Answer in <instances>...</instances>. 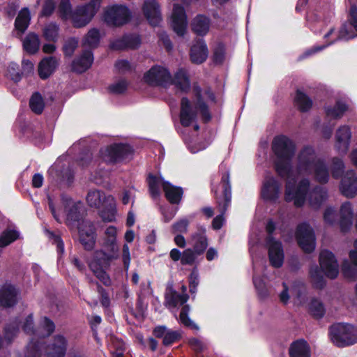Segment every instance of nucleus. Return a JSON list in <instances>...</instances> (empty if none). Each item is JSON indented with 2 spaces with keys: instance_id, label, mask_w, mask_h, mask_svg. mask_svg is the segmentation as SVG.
<instances>
[{
  "instance_id": "obj_31",
  "label": "nucleus",
  "mask_w": 357,
  "mask_h": 357,
  "mask_svg": "<svg viewBox=\"0 0 357 357\" xmlns=\"http://www.w3.org/2000/svg\"><path fill=\"white\" fill-rule=\"evenodd\" d=\"M31 13L28 8H22L15 18L14 26L18 36H22L27 30L31 23Z\"/></svg>"
},
{
  "instance_id": "obj_59",
  "label": "nucleus",
  "mask_w": 357,
  "mask_h": 357,
  "mask_svg": "<svg viewBox=\"0 0 357 357\" xmlns=\"http://www.w3.org/2000/svg\"><path fill=\"white\" fill-rule=\"evenodd\" d=\"M81 219L82 214L79 211V207L76 205L72 206L68 211L66 215L67 222L71 224L79 223Z\"/></svg>"
},
{
  "instance_id": "obj_11",
  "label": "nucleus",
  "mask_w": 357,
  "mask_h": 357,
  "mask_svg": "<svg viewBox=\"0 0 357 357\" xmlns=\"http://www.w3.org/2000/svg\"><path fill=\"white\" fill-rule=\"evenodd\" d=\"M143 79L150 86H165L169 84L171 73L166 68L155 65L144 73Z\"/></svg>"
},
{
  "instance_id": "obj_6",
  "label": "nucleus",
  "mask_w": 357,
  "mask_h": 357,
  "mask_svg": "<svg viewBox=\"0 0 357 357\" xmlns=\"http://www.w3.org/2000/svg\"><path fill=\"white\" fill-rule=\"evenodd\" d=\"M328 333L333 343L338 347L351 346L357 342V330L349 324H334L329 327Z\"/></svg>"
},
{
  "instance_id": "obj_40",
  "label": "nucleus",
  "mask_w": 357,
  "mask_h": 357,
  "mask_svg": "<svg viewBox=\"0 0 357 357\" xmlns=\"http://www.w3.org/2000/svg\"><path fill=\"white\" fill-rule=\"evenodd\" d=\"M347 110L348 105L341 100H337L333 107L326 106L324 107L326 116L333 119H341Z\"/></svg>"
},
{
  "instance_id": "obj_52",
  "label": "nucleus",
  "mask_w": 357,
  "mask_h": 357,
  "mask_svg": "<svg viewBox=\"0 0 357 357\" xmlns=\"http://www.w3.org/2000/svg\"><path fill=\"white\" fill-rule=\"evenodd\" d=\"M79 40L75 37L68 38L63 43L62 51L65 57H71L78 47Z\"/></svg>"
},
{
  "instance_id": "obj_42",
  "label": "nucleus",
  "mask_w": 357,
  "mask_h": 357,
  "mask_svg": "<svg viewBox=\"0 0 357 357\" xmlns=\"http://www.w3.org/2000/svg\"><path fill=\"white\" fill-rule=\"evenodd\" d=\"M308 312L315 319H322L326 314L324 303L317 298H312L308 304Z\"/></svg>"
},
{
  "instance_id": "obj_39",
  "label": "nucleus",
  "mask_w": 357,
  "mask_h": 357,
  "mask_svg": "<svg viewBox=\"0 0 357 357\" xmlns=\"http://www.w3.org/2000/svg\"><path fill=\"white\" fill-rule=\"evenodd\" d=\"M294 102L298 109L303 113L310 111L313 105L312 99L300 89L296 91Z\"/></svg>"
},
{
  "instance_id": "obj_18",
  "label": "nucleus",
  "mask_w": 357,
  "mask_h": 357,
  "mask_svg": "<svg viewBox=\"0 0 357 357\" xmlns=\"http://www.w3.org/2000/svg\"><path fill=\"white\" fill-rule=\"evenodd\" d=\"M67 347L68 341L63 335H54L46 347L45 357H65Z\"/></svg>"
},
{
  "instance_id": "obj_7",
  "label": "nucleus",
  "mask_w": 357,
  "mask_h": 357,
  "mask_svg": "<svg viewBox=\"0 0 357 357\" xmlns=\"http://www.w3.org/2000/svg\"><path fill=\"white\" fill-rule=\"evenodd\" d=\"M100 3V0H91L87 3L76 6L70 19L73 27L78 29L86 26L98 13Z\"/></svg>"
},
{
  "instance_id": "obj_21",
  "label": "nucleus",
  "mask_w": 357,
  "mask_h": 357,
  "mask_svg": "<svg viewBox=\"0 0 357 357\" xmlns=\"http://www.w3.org/2000/svg\"><path fill=\"white\" fill-rule=\"evenodd\" d=\"M192 250L197 255H202L206 250L208 243L206 236V229L204 226L198 225L197 230L191 235Z\"/></svg>"
},
{
  "instance_id": "obj_16",
  "label": "nucleus",
  "mask_w": 357,
  "mask_h": 357,
  "mask_svg": "<svg viewBox=\"0 0 357 357\" xmlns=\"http://www.w3.org/2000/svg\"><path fill=\"white\" fill-rule=\"evenodd\" d=\"M281 185L274 177L266 179L261 187L260 195L264 202L275 203L280 195Z\"/></svg>"
},
{
  "instance_id": "obj_8",
  "label": "nucleus",
  "mask_w": 357,
  "mask_h": 357,
  "mask_svg": "<svg viewBox=\"0 0 357 357\" xmlns=\"http://www.w3.org/2000/svg\"><path fill=\"white\" fill-rule=\"evenodd\" d=\"M102 17L107 26L120 27L130 21L132 13L127 6L114 4L105 9Z\"/></svg>"
},
{
  "instance_id": "obj_55",
  "label": "nucleus",
  "mask_w": 357,
  "mask_h": 357,
  "mask_svg": "<svg viewBox=\"0 0 357 357\" xmlns=\"http://www.w3.org/2000/svg\"><path fill=\"white\" fill-rule=\"evenodd\" d=\"M26 357H42V345L38 340H31L27 345Z\"/></svg>"
},
{
  "instance_id": "obj_63",
  "label": "nucleus",
  "mask_w": 357,
  "mask_h": 357,
  "mask_svg": "<svg viewBox=\"0 0 357 357\" xmlns=\"http://www.w3.org/2000/svg\"><path fill=\"white\" fill-rule=\"evenodd\" d=\"M128 89V83L126 80H120L116 83L111 84L108 87V90L113 94H123Z\"/></svg>"
},
{
  "instance_id": "obj_50",
  "label": "nucleus",
  "mask_w": 357,
  "mask_h": 357,
  "mask_svg": "<svg viewBox=\"0 0 357 357\" xmlns=\"http://www.w3.org/2000/svg\"><path fill=\"white\" fill-rule=\"evenodd\" d=\"M73 10L70 0H61L58 6V12L62 20H70Z\"/></svg>"
},
{
  "instance_id": "obj_38",
  "label": "nucleus",
  "mask_w": 357,
  "mask_h": 357,
  "mask_svg": "<svg viewBox=\"0 0 357 357\" xmlns=\"http://www.w3.org/2000/svg\"><path fill=\"white\" fill-rule=\"evenodd\" d=\"M40 45V40L38 34L34 32H29L24 38L22 46L24 50L29 54H36Z\"/></svg>"
},
{
  "instance_id": "obj_41",
  "label": "nucleus",
  "mask_w": 357,
  "mask_h": 357,
  "mask_svg": "<svg viewBox=\"0 0 357 357\" xmlns=\"http://www.w3.org/2000/svg\"><path fill=\"white\" fill-rule=\"evenodd\" d=\"M165 181L162 176H157L152 173L148 174L146 182L150 195L153 199H156L160 196V186L162 187V183Z\"/></svg>"
},
{
  "instance_id": "obj_9",
  "label": "nucleus",
  "mask_w": 357,
  "mask_h": 357,
  "mask_svg": "<svg viewBox=\"0 0 357 357\" xmlns=\"http://www.w3.org/2000/svg\"><path fill=\"white\" fill-rule=\"evenodd\" d=\"M309 188L310 181L307 178L301 179L297 185L294 182L288 181L285 185L284 200L294 202L296 207L301 208L305 204Z\"/></svg>"
},
{
  "instance_id": "obj_32",
  "label": "nucleus",
  "mask_w": 357,
  "mask_h": 357,
  "mask_svg": "<svg viewBox=\"0 0 357 357\" xmlns=\"http://www.w3.org/2000/svg\"><path fill=\"white\" fill-rule=\"evenodd\" d=\"M289 357H311L310 345L304 339H298L291 342L289 348Z\"/></svg>"
},
{
  "instance_id": "obj_5",
  "label": "nucleus",
  "mask_w": 357,
  "mask_h": 357,
  "mask_svg": "<svg viewBox=\"0 0 357 357\" xmlns=\"http://www.w3.org/2000/svg\"><path fill=\"white\" fill-rule=\"evenodd\" d=\"M133 147L127 143H112L100 150V155L107 165H116L131 160L134 155Z\"/></svg>"
},
{
  "instance_id": "obj_64",
  "label": "nucleus",
  "mask_w": 357,
  "mask_h": 357,
  "mask_svg": "<svg viewBox=\"0 0 357 357\" xmlns=\"http://www.w3.org/2000/svg\"><path fill=\"white\" fill-rule=\"evenodd\" d=\"M102 246L108 252H111L115 255H118L119 253V248L116 244V238L105 237Z\"/></svg>"
},
{
  "instance_id": "obj_12",
  "label": "nucleus",
  "mask_w": 357,
  "mask_h": 357,
  "mask_svg": "<svg viewBox=\"0 0 357 357\" xmlns=\"http://www.w3.org/2000/svg\"><path fill=\"white\" fill-rule=\"evenodd\" d=\"M266 244L268 248V256L270 264L276 268L282 266L284 259V250L282 243L273 236L266 238Z\"/></svg>"
},
{
  "instance_id": "obj_48",
  "label": "nucleus",
  "mask_w": 357,
  "mask_h": 357,
  "mask_svg": "<svg viewBox=\"0 0 357 357\" xmlns=\"http://www.w3.org/2000/svg\"><path fill=\"white\" fill-rule=\"evenodd\" d=\"M341 271L343 276L351 281L357 280V266L345 259L342 261Z\"/></svg>"
},
{
  "instance_id": "obj_43",
  "label": "nucleus",
  "mask_w": 357,
  "mask_h": 357,
  "mask_svg": "<svg viewBox=\"0 0 357 357\" xmlns=\"http://www.w3.org/2000/svg\"><path fill=\"white\" fill-rule=\"evenodd\" d=\"M104 192L98 190H90L86 196V202L90 207L100 208L107 200Z\"/></svg>"
},
{
  "instance_id": "obj_27",
  "label": "nucleus",
  "mask_w": 357,
  "mask_h": 357,
  "mask_svg": "<svg viewBox=\"0 0 357 357\" xmlns=\"http://www.w3.org/2000/svg\"><path fill=\"white\" fill-rule=\"evenodd\" d=\"M59 63L54 56L43 58L38 66V76L43 80L49 78L56 70Z\"/></svg>"
},
{
  "instance_id": "obj_2",
  "label": "nucleus",
  "mask_w": 357,
  "mask_h": 357,
  "mask_svg": "<svg viewBox=\"0 0 357 357\" xmlns=\"http://www.w3.org/2000/svg\"><path fill=\"white\" fill-rule=\"evenodd\" d=\"M211 191L214 193L217 208L220 212V214L212 220L211 225L214 230H219L225 223L224 215L231 204V186L228 171L222 172L221 180L218 186L215 188L212 185Z\"/></svg>"
},
{
  "instance_id": "obj_44",
  "label": "nucleus",
  "mask_w": 357,
  "mask_h": 357,
  "mask_svg": "<svg viewBox=\"0 0 357 357\" xmlns=\"http://www.w3.org/2000/svg\"><path fill=\"white\" fill-rule=\"evenodd\" d=\"M327 191L321 187H316L310 195V204L314 208H319L326 200Z\"/></svg>"
},
{
  "instance_id": "obj_46",
  "label": "nucleus",
  "mask_w": 357,
  "mask_h": 357,
  "mask_svg": "<svg viewBox=\"0 0 357 357\" xmlns=\"http://www.w3.org/2000/svg\"><path fill=\"white\" fill-rule=\"evenodd\" d=\"M59 26L55 22H50L43 29V36L48 42L56 43L59 39Z\"/></svg>"
},
{
  "instance_id": "obj_62",
  "label": "nucleus",
  "mask_w": 357,
  "mask_h": 357,
  "mask_svg": "<svg viewBox=\"0 0 357 357\" xmlns=\"http://www.w3.org/2000/svg\"><path fill=\"white\" fill-rule=\"evenodd\" d=\"M8 74L15 83L19 82L22 77V73L19 71V66L16 63H10L8 66Z\"/></svg>"
},
{
  "instance_id": "obj_26",
  "label": "nucleus",
  "mask_w": 357,
  "mask_h": 357,
  "mask_svg": "<svg viewBox=\"0 0 357 357\" xmlns=\"http://www.w3.org/2000/svg\"><path fill=\"white\" fill-rule=\"evenodd\" d=\"M162 190L165 197L169 204L178 205L181 203L183 196V188L174 185L169 181H165L162 183Z\"/></svg>"
},
{
  "instance_id": "obj_1",
  "label": "nucleus",
  "mask_w": 357,
  "mask_h": 357,
  "mask_svg": "<svg viewBox=\"0 0 357 357\" xmlns=\"http://www.w3.org/2000/svg\"><path fill=\"white\" fill-rule=\"evenodd\" d=\"M271 149L275 156L274 169L282 178H289L292 172V159L296 153L294 142L284 135L275 136L271 144Z\"/></svg>"
},
{
  "instance_id": "obj_33",
  "label": "nucleus",
  "mask_w": 357,
  "mask_h": 357,
  "mask_svg": "<svg viewBox=\"0 0 357 357\" xmlns=\"http://www.w3.org/2000/svg\"><path fill=\"white\" fill-rule=\"evenodd\" d=\"M169 84L174 85L181 91L188 92L190 89V81L186 70L179 68L174 73V77H171Z\"/></svg>"
},
{
  "instance_id": "obj_20",
  "label": "nucleus",
  "mask_w": 357,
  "mask_h": 357,
  "mask_svg": "<svg viewBox=\"0 0 357 357\" xmlns=\"http://www.w3.org/2000/svg\"><path fill=\"white\" fill-rule=\"evenodd\" d=\"M19 291L15 286L6 282L0 289V306L12 307L17 303Z\"/></svg>"
},
{
  "instance_id": "obj_4",
  "label": "nucleus",
  "mask_w": 357,
  "mask_h": 357,
  "mask_svg": "<svg viewBox=\"0 0 357 357\" xmlns=\"http://www.w3.org/2000/svg\"><path fill=\"white\" fill-rule=\"evenodd\" d=\"M189 299V296L186 293L178 294L173 287L172 283H168L165 293V305L166 307H176L178 304L183 305L180 314V322L185 327L192 329H198V326L189 317L190 306L185 304Z\"/></svg>"
},
{
  "instance_id": "obj_17",
  "label": "nucleus",
  "mask_w": 357,
  "mask_h": 357,
  "mask_svg": "<svg viewBox=\"0 0 357 357\" xmlns=\"http://www.w3.org/2000/svg\"><path fill=\"white\" fill-rule=\"evenodd\" d=\"M340 190L347 198H354L357 195V176L354 170L345 172L341 179Z\"/></svg>"
},
{
  "instance_id": "obj_36",
  "label": "nucleus",
  "mask_w": 357,
  "mask_h": 357,
  "mask_svg": "<svg viewBox=\"0 0 357 357\" xmlns=\"http://www.w3.org/2000/svg\"><path fill=\"white\" fill-rule=\"evenodd\" d=\"M314 180L321 183L326 184L329 180V172L325 162L321 159H317V162L313 166L312 171Z\"/></svg>"
},
{
  "instance_id": "obj_13",
  "label": "nucleus",
  "mask_w": 357,
  "mask_h": 357,
  "mask_svg": "<svg viewBox=\"0 0 357 357\" xmlns=\"http://www.w3.org/2000/svg\"><path fill=\"white\" fill-rule=\"evenodd\" d=\"M142 43V38L139 34L125 33L120 38L110 43L109 47L113 50H137Z\"/></svg>"
},
{
  "instance_id": "obj_29",
  "label": "nucleus",
  "mask_w": 357,
  "mask_h": 357,
  "mask_svg": "<svg viewBox=\"0 0 357 357\" xmlns=\"http://www.w3.org/2000/svg\"><path fill=\"white\" fill-rule=\"evenodd\" d=\"M351 133L347 126H340L336 132V149L342 153H346L349 149Z\"/></svg>"
},
{
  "instance_id": "obj_23",
  "label": "nucleus",
  "mask_w": 357,
  "mask_h": 357,
  "mask_svg": "<svg viewBox=\"0 0 357 357\" xmlns=\"http://www.w3.org/2000/svg\"><path fill=\"white\" fill-rule=\"evenodd\" d=\"M197 112L193 110L190 101L187 97L181 100L180 123L182 126L189 127L197 119Z\"/></svg>"
},
{
  "instance_id": "obj_14",
  "label": "nucleus",
  "mask_w": 357,
  "mask_h": 357,
  "mask_svg": "<svg viewBox=\"0 0 357 357\" xmlns=\"http://www.w3.org/2000/svg\"><path fill=\"white\" fill-rule=\"evenodd\" d=\"M187 15L183 6L176 3L174 5L172 14V27L173 31L179 36H183L187 28Z\"/></svg>"
},
{
  "instance_id": "obj_25",
  "label": "nucleus",
  "mask_w": 357,
  "mask_h": 357,
  "mask_svg": "<svg viewBox=\"0 0 357 357\" xmlns=\"http://www.w3.org/2000/svg\"><path fill=\"white\" fill-rule=\"evenodd\" d=\"M208 50L206 42L202 38L196 40L190 50V59L192 63L202 64L208 57Z\"/></svg>"
},
{
  "instance_id": "obj_3",
  "label": "nucleus",
  "mask_w": 357,
  "mask_h": 357,
  "mask_svg": "<svg viewBox=\"0 0 357 357\" xmlns=\"http://www.w3.org/2000/svg\"><path fill=\"white\" fill-rule=\"evenodd\" d=\"M319 265L310 271V277L317 289H322L326 286L323 274L331 279H335L339 274V267L335 255L328 250H324L319 255Z\"/></svg>"
},
{
  "instance_id": "obj_24",
  "label": "nucleus",
  "mask_w": 357,
  "mask_h": 357,
  "mask_svg": "<svg viewBox=\"0 0 357 357\" xmlns=\"http://www.w3.org/2000/svg\"><path fill=\"white\" fill-rule=\"evenodd\" d=\"M317 160L314 149L309 146L303 148L298 156L300 168L307 173L312 172Z\"/></svg>"
},
{
  "instance_id": "obj_60",
  "label": "nucleus",
  "mask_w": 357,
  "mask_h": 357,
  "mask_svg": "<svg viewBox=\"0 0 357 357\" xmlns=\"http://www.w3.org/2000/svg\"><path fill=\"white\" fill-rule=\"evenodd\" d=\"M181 338V333L177 331L169 330L162 339V344L165 347H169L175 342H177Z\"/></svg>"
},
{
  "instance_id": "obj_30",
  "label": "nucleus",
  "mask_w": 357,
  "mask_h": 357,
  "mask_svg": "<svg viewBox=\"0 0 357 357\" xmlns=\"http://www.w3.org/2000/svg\"><path fill=\"white\" fill-rule=\"evenodd\" d=\"M210 24L211 20L208 17L198 14L192 20L191 29L196 35L203 37L208 33Z\"/></svg>"
},
{
  "instance_id": "obj_37",
  "label": "nucleus",
  "mask_w": 357,
  "mask_h": 357,
  "mask_svg": "<svg viewBox=\"0 0 357 357\" xmlns=\"http://www.w3.org/2000/svg\"><path fill=\"white\" fill-rule=\"evenodd\" d=\"M119 255L106 252L103 250H99L96 252L95 259L91 264H94V268H107L109 267L112 261L117 259Z\"/></svg>"
},
{
  "instance_id": "obj_19",
  "label": "nucleus",
  "mask_w": 357,
  "mask_h": 357,
  "mask_svg": "<svg viewBox=\"0 0 357 357\" xmlns=\"http://www.w3.org/2000/svg\"><path fill=\"white\" fill-rule=\"evenodd\" d=\"M143 13L152 26H158L162 20L160 5L156 0H145L142 7Z\"/></svg>"
},
{
  "instance_id": "obj_49",
  "label": "nucleus",
  "mask_w": 357,
  "mask_h": 357,
  "mask_svg": "<svg viewBox=\"0 0 357 357\" xmlns=\"http://www.w3.org/2000/svg\"><path fill=\"white\" fill-rule=\"evenodd\" d=\"M100 40V35L99 30L93 28L90 29L84 38L83 45H87L91 48L98 47Z\"/></svg>"
},
{
  "instance_id": "obj_53",
  "label": "nucleus",
  "mask_w": 357,
  "mask_h": 357,
  "mask_svg": "<svg viewBox=\"0 0 357 357\" xmlns=\"http://www.w3.org/2000/svg\"><path fill=\"white\" fill-rule=\"evenodd\" d=\"M19 237L16 230H6L0 235V247L4 248L14 242Z\"/></svg>"
},
{
  "instance_id": "obj_22",
  "label": "nucleus",
  "mask_w": 357,
  "mask_h": 357,
  "mask_svg": "<svg viewBox=\"0 0 357 357\" xmlns=\"http://www.w3.org/2000/svg\"><path fill=\"white\" fill-rule=\"evenodd\" d=\"M93 62V52L90 50H84L79 56L73 60L71 70L77 73H83L91 68Z\"/></svg>"
},
{
  "instance_id": "obj_61",
  "label": "nucleus",
  "mask_w": 357,
  "mask_h": 357,
  "mask_svg": "<svg viewBox=\"0 0 357 357\" xmlns=\"http://www.w3.org/2000/svg\"><path fill=\"white\" fill-rule=\"evenodd\" d=\"M197 254L191 248H187L182 252L181 264L183 266H192L196 259Z\"/></svg>"
},
{
  "instance_id": "obj_15",
  "label": "nucleus",
  "mask_w": 357,
  "mask_h": 357,
  "mask_svg": "<svg viewBox=\"0 0 357 357\" xmlns=\"http://www.w3.org/2000/svg\"><path fill=\"white\" fill-rule=\"evenodd\" d=\"M352 28H353L352 26L350 25L349 24L344 23L341 26L336 38H335L333 40H332L331 41H330L329 43H328L326 45H317V46L312 47L311 49L307 50L305 52V55L306 56H308L312 55L315 53H317V52L324 50L327 47L330 46L331 45H333L337 40H348L349 39L355 38L356 36H357V34H356L353 32V31L351 29Z\"/></svg>"
},
{
  "instance_id": "obj_10",
  "label": "nucleus",
  "mask_w": 357,
  "mask_h": 357,
  "mask_svg": "<svg viewBox=\"0 0 357 357\" xmlns=\"http://www.w3.org/2000/svg\"><path fill=\"white\" fill-rule=\"evenodd\" d=\"M295 236L298 246L305 253L310 254L314 250L316 245L315 234L308 223L302 222L299 224L296 227Z\"/></svg>"
},
{
  "instance_id": "obj_47",
  "label": "nucleus",
  "mask_w": 357,
  "mask_h": 357,
  "mask_svg": "<svg viewBox=\"0 0 357 357\" xmlns=\"http://www.w3.org/2000/svg\"><path fill=\"white\" fill-rule=\"evenodd\" d=\"M29 107L31 111L36 114H41L44 110L45 103L41 94L35 92L31 96Z\"/></svg>"
},
{
  "instance_id": "obj_35",
  "label": "nucleus",
  "mask_w": 357,
  "mask_h": 357,
  "mask_svg": "<svg viewBox=\"0 0 357 357\" xmlns=\"http://www.w3.org/2000/svg\"><path fill=\"white\" fill-rule=\"evenodd\" d=\"M107 199L102 205V208L99 211V215L104 222H112L116 219V203L114 197L111 195L107 196Z\"/></svg>"
},
{
  "instance_id": "obj_51",
  "label": "nucleus",
  "mask_w": 357,
  "mask_h": 357,
  "mask_svg": "<svg viewBox=\"0 0 357 357\" xmlns=\"http://www.w3.org/2000/svg\"><path fill=\"white\" fill-rule=\"evenodd\" d=\"M344 164L343 160L338 157H334L332 159L331 165V174L333 178L335 179L342 178V176H344Z\"/></svg>"
},
{
  "instance_id": "obj_58",
  "label": "nucleus",
  "mask_w": 357,
  "mask_h": 357,
  "mask_svg": "<svg viewBox=\"0 0 357 357\" xmlns=\"http://www.w3.org/2000/svg\"><path fill=\"white\" fill-rule=\"evenodd\" d=\"M189 220L187 218H182L174 222L171 227L172 234H183L188 231Z\"/></svg>"
},
{
  "instance_id": "obj_57",
  "label": "nucleus",
  "mask_w": 357,
  "mask_h": 357,
  "mask_svg": "<svg viewBox=\"0 0 357 357\" xmlns=\"http://www.w3.org/2000/svg\"><path fill=\"white\" fill-rule=\"evenodd\" d=\"M95 284L97 287V291L100 295V301L101 305L105 308L109 307L111 304L109 293L104 287H102V285L98 282H95Z\"/></svg>"
},
{
  "instance_id": "obj_28",
  "label": "nucleus",
  "mask_w": 357,
  "mask_h": 357,
  "mask_svg": "<svg viewBox=\"0 0 357 357\" xmlns=\"http://www.w3.org/2000/svg\"><path fill=\"white\" fill-rule=\"evenodd\" d=\"M196 101H195V108L199 110V114L202 117V120L204 123H208L211 121L212 119L211 114L210 112L207 103L204 101V98L202 94V89L199 86H195L193 89Z\"/></svg>"
},
{
  "instance_id": "obj_56",
  "label": "nucleus",
  "mask_w": 357,
  "mask_h": 357,
  "mask_svg": "<svg viewBox=\"0 0 357 357\" xmlns=\"http://www.w3.org/2000/svg\"><path fill=\"white\" fill-rule=\"evenodd\" d=\"M90 268L93 271L96 278L105 286H110L112 284L111 279L104 268H94V264H90Z\"/></svg>"
},
{
  "instance_id": "obj_54",
  "label": "nucleus",
  "mask_w": 357,
  "mask_h": 357,
  "mask_svg": "<svg viewBox=\"0 0 357 357\" xmlns=\"http://www.w3.org/2000/svg\"><path fill=\"white\" fill-rule=\"evenodd\" d=\"M225 59V47L222 43H219L215 47L212 60L216 65H221L224 63Z\"/></svg>"
},
{
  "instance_id": "obj_45",
  "label": "nucleus",
  "mask_w": 357,
  "mask_h": 357,
  "mask_svg": "<svg viewBox=\"0 0 357 357\" xmlns=\"http://www.w3.org/2000/svg\"><path fill=\"white\" fill-rule=\"evenodd\" d=\"M20 323V319L18 318H15L11 322L5 326L3 328V337L8 343H11L19 332Z\"/></svg>"
},
{
  "instance_id": "obj_34",
  "label": "nucleus",
  "mask_w": 357,
  "mask_h": 357,
  "mask_svg": "<svg viewBox=\"0 0 357 357\" xmlns=\"http://www.w3.org/2000/svg\"><path fill=\"white\" fill-rule=\"evenodd\" d=\"M79 241L86 251L93 250L96 241V232L93 227L89 229L79 230Z\"/></svg>"
}]
</instances>
